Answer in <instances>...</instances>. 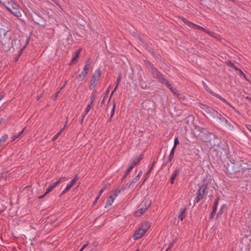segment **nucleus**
<instances>
[{
    "label": "nucleus",
    "mask_w": 251,
    "mask_h": 251,
    "mask_svg": "<svg viewBox=\"0 0 251 251\" xmlns=\"http://www.w3.org/2000/svg\"><path fill=\"white\" fill-rule=\"evenodd\" d=\"M0 2L15 16L18 17L22 16L19 5L13 0H0Z\"/></svg>",
    "instance_id": "nucleus-1"
},
{
    "label": "nucleus",
    "mask_w": 251,
    "mask_h": 251,
    "mask_svg": "<svg viewBox=\"0 0 251 251\" xmlns=\"http://www.w3.org/2000/svg\"><path fill=\"white\" fill-rule=\"evenodd\" d=\"M151 227V224L149 222H145L141 224L140 226L135 231L133 236L135 240L142 238Z\"/></svg>",
    "instance_id": "nucleus-2"
},
{
    "label": "nucleus",
    "mask_w": 251,
    "mask_h": 251,
    "mask_svg": "<svg viewBox=\"0 0 251 251\" xmlns=\"http://www.w3.org/2000/svg\"><path fill=\"white\" fill-rule=\"evenodd\" d=\"M146 66L153 77L160 83L165 82L164 76L154 66L149 62H147Z\"/></svg>",
    "instance_id": "nucleus-3"
},
{
    "label": "nucleus",
    "mask_w": 251,
    "mask_h": 251,
    "mask_svg": "<svg viewBox=\"0 0 251 251\" xmlns=\"http://www.w3.org/2000/svg\"><path fill=\"white\" fill-rule=\"evenodd\" d=\"M151 201L149 199L144 200L140 205V208L135 212V216L139 217L144 214L151 206Z\"/></svg>",
    "instance_id": "nucleus-4"
},
{
    "label": "nucleus",
    "mask_w": 251,
    "mask_h": 251,
    "mask_svg": "<svg viewBox=\"0 0 251 251\" xmlns=\"http://www.w3.org/2000/svg\"><path fill=\"white\" fill-rule=\"evenodd\" d=\"M97 91L94 90L91 93V94L89 97V103L87 105L86 108L83 113V117L88 114L90 110L93 107L94 101L96 99L97 95Z\"/></svg>",
    "instance_id": "nucleus-5"
},
{
    "label": "nucleus",
    "mask_w": 251,
    "mask_h": 251,
    "mask_svg": "<svg viewBox=\"0 0 251 251\" xmlns=\"http://www.w3.org/2000/svg\"><path fill=\"white\" fill-rule=\"evenodd\" d=\"M202 85L205 90H206L207 92H208L210 94H211L212 96L218 98L221 100L223 101L224 103H225L226 104L229 105L232 109L234 110H236L234 107H233L232 105H231L226 100L221 97L220 95L216 94L212 91H211L208 87L207 84L204 82L202 81Z\"/></svg>",
    "instance_id": "nucleus-6"
},
{
    "label": "nucleus",
    "mask_w": 251,
    "mask_h": 251,
    "mask_svg": "<svg viewBox=\"0 0 251 251\" xmlns=\"http://www.w3.org/2000/svg\"><path fill=\"white\" fill-rule=\"evenodd\" d=\"M101 75V72L100 69H99L96 70L95 73L92 75V79L90 81V85L89 86L90 89H92L95 87L98 82L100 80Z\"/></svg>",
    "instance_id": "nucleus-7"
},
{
    "label": "nucleus",
    "mask_w": 251,
    "mask_h": 251,
    "mask_svg": "<svg viewBox=\"0 0 251 251\" xmlns=\"http://www.w3.org/2000/svg\"><path fill=\"white\" fill-rule=\"evenodd\" d=\"M181 20L184 24L187 25L189 27H191V28H195L196 29H198L200 30H201L203 31H204L205 33L208 34L210 36H212L211 33L209 31H208V30H206L203 27L193 23L192 22L187 20L185 18H181Z\"/></svg>",
    "instance_id": "nucleus-8"
},
{
    "label": "nucleus",
    "mask_w": 251,
    "mask_h": 251,
    "mask_svg": "<svg viewBox=\"0 0 251 251\" xmlns=\"http://www.w3.org/2000/svg\"><path fill=\"white\" fill-rule=\"evenodd\" d=\"M90 65L88 63H85L83 71L82 72L78 75V76L76 77V78L79 81L83 80L85 78L86 75L88 74V72L89 69Z\"/></svg>",
    "instance_id": "nucleus-9"
},
{
    "label": "nucleus",
    "mask_w": 251,
    "mask_h": 251,
    "mask_svg": "<svg viewBox=\"0 0 251 251\" xmlns=\"http://www.w3.org/2000/svg\"><path fill=\"white\" fill-rule=\"evenodd\" d=\"M206 186H202L198 190L197 196V202H199L203 198L205 194Z\"/></svg>",
    "instance_id": "nucleus-10"
},
{
    "label": "nucleus",
    "mask_w": 251,
    "mask_h": 251,
    "mask_svg": "<svg viewBox=\"0 0 251 251\" xmlns=\"http://www.w3.org/2000/svg\"><path fill=\"white\" fill-rule=\"evenodd\" d=\"M78 179V176L76 175L75 176L74 178H73L68 184H67L65 189L62 191V194H64L68 192L75 184V183L77 181Z\"/></svg>",
    "instance_id": "nucleus-11"
},
{
    "label": "nucleus",
    "mask_w": 251,
    "mask_h": 251,
    "mask_svg": "<svg viewBox=\"0 0 251 251\" xmlns=\"http://www.w3.org/2000/svg\"><path fill=\"white\" fill-rule=\"evenodd\" d=\"M219 198H217L214 201V206L212 211L210 215V218L212 219L215 215V213L217 210V206L219 202Z\"/></svg>",
    "instance_id": "nucleus-12"
},
{
    "label": "nucleus",
    "mask_w": 251,
    "mask_h": 251,
    "mask_svg": "<svg viewBox=\"0 0 251 251\" xmlns=\"http://www.w3.org/2000/svg\"><path fill=\"white\" fill-rule=\"evenodd\" d=\"M60 182H61V179L58 180L57 181L54 182L53 184H52V185L49 186V187L47 189L44 195L47 194L48 193H49V192L51 191Z\"/></svg>",
    "instance_id": "nucleus-13"
},
{
    "label": "nucleus",
    "mask_w": 251,
    "mask_h": 251,
    "mask_svg": "<svg viewBox=\"0 0 251 251\" xmlns=\"http://www.w3.org/2000/svg\"><path fill=\"white\" fill-rule=\"evenodd\" d=\"M198 104L201 109L204 110L207 113H211L213 110L212 108L209 106H207L205 104H203L201 103H199Z\"/></svg>",
    "instance_id": "nucleus-14"
},
{
    "label": "nucleus",
    "mask_w": 251,
    "mask_h": 251,
    "mask_svg": "<svg viewBox=\"0 0 251 251\" xmlns=\"http://www.w3.org/2000/svg\"><path fill=\"white\" fill-rule=\"evenodd\" d=\"M142 175V171H140L137 176L133 179V180L129 184L128 187H131L133 183L136 182L140 178L141 176Z\"/></svg>",
    "instance_id": "nucleus-15"
},
{
    "label": "nucleus",
    "mask_w": 251,
    "mask_h": 251,
    "mask_svg": "<svg viewBox=\"0 0 251 251\" xmlns=\"http://www.w3.org/2000/svg\"><path fill=\"white\" fill-rule=\"evenodd\" d=\"M115 199V198L113 197L112 195H111L109 197L108 200H107L105 207H107L108 206H111L113 202H114Z\"/></svg>",
    "instance_id": "nucleus-16"
},
{
    "label": "nucleus",
    "mask_w": 251,
    "mask_h": 251,
    "mask_svg": "<svg viewBox=\"0 0 251 251\" xmlns=\"http://www.w3.org/2000/svg\"><path fill=\"white\" fill-rule=\"evenodd\" d=\"M177 173H178V171L176 170L172 174L171 177V180H170V182L171 184H173L174 183V180L175 179V178H176V177L177 176Z\"/></svg>",
    "instance_id": "nucleus-17"
},
{
    "label": "nucleus",
    "mask_w": 251,
    "mask_h": 251,
    "mask_svg": "<svg viewBox=\"0 0 251 251\" xmlns=\"http://www.w3.org/2000/svg\"><path fill=\"white\" fill-rule=\"evenodd\" d=\"M186 211V208H184L181 211V214L178 216V219L180 221H182L183 220V219L185 218V213Z\"/></svg>",
    "instance_id": "nucleus-18"
},
{
    "label": "nucleus",
    "mask_w": 251,
    "mask_h": 251,
    "mask_svg": "<svg viewBox=\"0 0 251 251\" xmlns=\"http://www.w3.org/2000/svg\"><path fill=\"white\" fill-rule=\"evenodd\" d=\"M79 53H80L79 50L76 52L74 57L72 59L71 62L70 63V65H73V64L75 63V62H74L79 57Z\"/></svg>",
    "instance_id": "nucleus-19"
},
{
    "label": "nucleus",
    "mask_w": 251,
    "mask_h": 251,
    "mask_svg": "<svg viewBox=\"0 0 251 251\" xmlns=\"http://www.w3.org/2000/svg\"><path fill=\"white\" fill-rule=\"evenodd\" d=\"M25 129V128H24L18 134L16 135H14L11 137L12 141H14L15 140H16L17 138H19L20 136H21V135L23 133Z\"/></svg>",
    "instance_id": "nucleus-20"
},
{
    "label": "nucleus",
    "mask_w": 251,
    "mask_h": 251,
    "mask_svg": "<svg viewBox=\"0 0 251 251\" xmlns=\"http://www.w3.org/2000/svg\"><path fill=\"white\" fill-rule=\"evenodd\" d=\"M64 130V128H62L60 130L59 132H58L55 136H54L52 138V141H55L58 137L61 135L63 131Z\"/></svg>",
    "instance_id": "nucleus-21"
},
{
    "label": "nucleus",
    "mask_w": 251,
    "mask_h": 251,
    "mask_svg": "<svg viewBox=\"0 0 251 251\" xmlns=\"http://www.w3.org/2000/svg\"><path fill=\"white\" fill-rule=\"evenodd\" d=\"M121 75H120L118 78H117V81H116V85H115V87L114 88V90L113 91V92H112V94L111 95H112L113 94V93L114 92V91L117 89V88H118V85H119V84L120 82V80H121Z\"/></svg>",
    "instance_id": "nucleus-22"
},
{
    "label": "nucleus",
    "mask_w": 251,
    "mask_h": 251,
    "mask_svg": "<svg viewBox=\"0 0 251 251\" xmlns=\"http://www.w3.org/2000/svg\"><path fill=\"white\" fill-rule=\"evenodd\" d=\"M175 150H174V149L172 148L171 151V152H170V154L169 156V158H168V160L169 161H171L173 157H174V153H175Z\"/></svg>",
    "instance_id": "nucleus-23"
},
{
    "label": "nucleus",
    "mask_w": 251,
    "mask_h": 251,
    "mask_svg": "<svg viewBox=\"0 0 251 251\" xmlns=\"http://www.w3.org/2000/svg\"><path fill=\"white\" fill-rule=\"evenodd\" d=\"M120 193L121 191L119 189H117L113 192V195L112 196L116 199V198Z\"/></svg>",
    "instance_id": "nucleus-24"
},
{
    "label": "nucleus",
    "mask_w": 251,
    "mask_h": 251,
    "mask_svg": "<svg viewBox=\"0 0 251 251\" xmlns=\"http://www.w3.org/2000/svg\"><path fill=\"white\" fill-rule=\"evenodd\" d=\"M178 144H179V141H178V138L177 137H176L175 139L174 145V147H173V149H174V150H175L176 148V147Z\"/></svg>",
    "instance_id": "nucleus-25"
},
{
    "label": "nucleus",
    "mask_w": 251,
    "mask_h": 251,
    "mask_svg": "<svg viewBox=\"0 0 251 251\" xmlns=\"http://www.w3.org/2000/svg\"><path fill=\"white\" fill-rule=\"evenodd\" d=\"M165 82H162L161 83L166 85L169 89L172 87L171 85L169 84V82L166 79H165Z\"/></svg>",
    "instance_id": "nucleus-26"
},
{
    "label": "nucleus",
    "mask_w": 251,
    "mask_h": 251,
    "mask_svg": "<svg viewBox=\"0 0 251 251\" xmlns=\"http://www.w3.org/2000/svg\"><path fill=\"white\" fill-rule=\"evenodd\" d=\"M107 185H105V186H104L103 187V188L101 189V190L99 192V196H100V195H101V194L103 193V192L107 188Z\"/></svg>",
    "instance_id": "nucleus-27"
},
{
    "label": "nucleus",
    "mask_w": 251,
    "mask_h": 251,
    "mask_svg": "<svg viewBox=\"0 0 251 251\" xmlns=\"http://www.w3.org/2000/svg\"><path fill=\"white\" fill-rule=\"evenodd\" d=\"M225 206L226 205H222V206L220 208V210L219 211L218 213V215H221L222 213H223V209L225 208Z\"/></svg>",
    "instance_id": "nucleus-28"
},
{
    "label": "nucleus",
    "mask_w": 251,
    "mask_h": 251,
    "mask_svg": "<svg viewBox=\"0 0 251 251\" xmlns=\"http://www.w3.org/2000/svg\"><path fill=\"white\" fill-rule=\"evenodd\" d=\"M134 166H135V164L131 163L130 165V166L129 167V168L127 169V173H129L131 171V170L134 168Z\"/></svg>",
    "instance_id": "nucleus-29"
},
{
    "label": "nucleus",
    "mask_w": 251,
    "mask_h": 251,
    "mask_svg": "<svg viewBox=\"0 0 251 251\" xmlns=\"http://www.w3.org/2000/svg\"><path fill=\"white\" fill-rule=\"evenodd\" d=\"M226 64L228 66H230V67H232H232H234V64H233V63H232L231 61H226Z\"/></svg>",
    "instance_id": "nucleus-30"
},
{
    "label": "nucleus",
    "mask_w": 251,
    "mask_h": 251,
    "mask_svg": "<svg viewBox=\"0 0 251 251\" xmlns=\"http://www.w3.org/2000/svg\"><path fill=\"white\" fill-rule=\"evenodd\" d=\"M140 161V159L137 158L133 160L131 163L132 164H135V166H136Z\"/></svg>",
    "instance_id": "nucleus-31"
},
{
    "label": "nucleus",
    "mask_w": 251,
    "mask_h": 251,
    "mask_svg": "<svg viewBox=\"0 0 251 251\" xmlns=\"http://www.w3.org/2000/svg\"><path fill=\"white\" fill-rule=\"evenodd\" d=\"M174 241L171 242L169 245V247L167 249V250H166V251H168L169 250H170L174 245Z\"/></svg>",
    "instance_id": "nucleus-32"
},
{
    "label": "nucleus",
    "mask_w": 251,
    "mask_h": 251,
    "mask_svg": "<svg viewBox=\"0 0 251 251\" xmlns=\"http://www.w3.org/2000/svg\"><path fill=\"white\" fill-rule=\"evenodd\" d=\"M115 107V103H114L113 104V108H112V110L111 111V117H112L113 115H114Z\"/></svg>",
    "instance_id": "nucleus-33"
},
{
    "label": "nucleus",
    "mask_w": 251,
    "mask_h": 251,
    "mask_svg": "<svg viewBox=\"0 0 251 251\" xmlns=\"http://www.w3.org/2000/svg\"><path fill=\"white\" fill-rule=\"evenodd\" d=\"M89 244V243H87L86 244H84L83 247L81 248V249L80 250V251H82Z\"/></svg>",
    "instance_id": "nucleus-34"
},
{
    "label": "nucleus",
    "mask_w": 251,
    "mask_h": 251,
    "mask_svg": "<svg viewBox=\"0 0 251 251\" xmlns=\"http://www.w3.org/2000/svg\"><path fill=\"white\" fill-rule=\"evenodd\" d=\"M246 126L247 128V129L251 132V125H246Z\"/></svg>",
    "instance_id": "nucleus-35"
},
{
    "label": "nucleus",
    "mask_w": 251,
    "mask_h": 251,
    "mask_svg": "<svg viewBox=\"0 0 251 251\" xmlns=\"http://www.w3.org/2000/svg\"><path fill=\"white\" fill-rule=\"evenodd\" d=\"M239 73L241 75H242L245 78H246V75L240 69L239 70Z\"/></svg>",
    "instance_id": "nucleus-36"
},
{
    "label": "nucleus",
    "mask_w": 251,
    "mask_h": 251,
    "mask_svg": "<svg viewBox=\"0 0 251 251\" xmlns=\"http://www.w3.org/2000/svg\"><path fill=\"white\" fill-rule=\"evenodd\" d=\"M172 92L174 93H175L176 95L178 96V93L176 89H174V91H172Z\"/></svg>",
    "instance_id": "nucleus-37"
},
{
    "label": "nucleus",
    "mask_w": 251,
    "mask_h": 251,
    "mask_svg": "<svg viewBox=\"0 0 251 251\" xmlns=\"http://www.w3.org/2000/svg\"><path fill=\"white\" fill-rule=\"evenodd\" d=\"M100 196H99V195H98V196L97 197V198H96L95 199V201H94V203H95L98 200H99V199L100 198Z\"/></svg>",
    "instance_id": "nucleus-38"
},
{
    "label": "nucleus",
    "mask_w": 251,
    "mask_h": 251,
    "mask_svg": "<svg viewBox=\"0 0 251 251\" xmlns=\"http://www.w3.org/2000/svg\"><path fill=\"white\" fill-rule=\"evenodd\" d=\"M54 3H55L56 4H57L58 6H59V7H60V5L58 4V3L57 2V1L56 0H51Z\"/></svg>",
    "instance_id": "nucleus-39"
},
{
    "label": "nucleus",
    "mask_w": 251,
    "mask_h": 251,
    "mask_svg": "<svg viewBox=\"0 0 251 251\" xmlns=\"http://www.w3.org/2000/svg\"><path fill=\"white\" fill-rule=\"evenodd\" d=\"M61 179V182L62 181H64V180L66 179V177H61L59 179V180H60Z\"/></svg>",
    "instance_id": "nucleus-40"
},
{
    "label": "nucleus",
    "mask_w": 251,
    "mask_h": 251,
    "mask_svg": "<svg viewBox=\"0 0 251 251\" xmlns=\"http://www.w3.org/2000/svg\"><path fill=\"white\" fill-rule=\"evenodd\" d=\"M67 122H68V118H67V120H66V123H65V126H64V127L63 128H64V129H65V128L66 127V126H67Z\"/></svg>",
    "instance_id": "nucleus-41"
},
{
    "label": "nucleus",
    "mask_w": 251,
    "mask_h": 251,
    "mask_svg": "<svg viewBox=\"0 0 251 251\" xmlns=\"http://www.w3.org/2000/svg\"><path fill=\"white\" fill-rule=\"evenodd\" d=\"M128 173H127V170L126 172L125 173L124 177H126Z\"/></svg>",
    "instance_id": "nucleus-42"
},
{
    "label": "nucleus",
    "mask_w": 251,
    "mask_h": 251,
    "mask_svg": "<svg viewBox=\"0 0 251 251\" xmlns=\"http://www.w3.org/2000/svg\"><path fill=\"white\" fill-rule=\"evenodd\" d=\"M232 68H234L235 70H237V71H239V70H240L237 67H236L235 65H234V67H232Z\"/></svg>",
    "instance_id": "nucleus-43"
},
{
    "label": "nucleus",
    "mask_w": 251,
    "mask_h": 251,
    "mask_svg": "<svg viewBox=\"0 0 251 251\" xmlns=\"http://www.w3.org/2000/svg\"><path fill=\"white\" fill-rule=\"evenodd\" d=\"M84 117H83V114L82 115V119L81 120V123H83V119H84Z\"/></svg>",
    "instance_id": "nucleus-44"
},
{
    "label": "nucleus",
    "mask_w": 251,
    "mask_h": 251,
    "mask_svg": "<svg viewBox=\"0 0 251 251\" xmlns=\"http://www.w3.org/2000/svg\"><path fill=\"white\" fill-rule=\"evenodd\" d=\"M60 92V91H58L57 92L56 94V96H55V97L56 98L57 97H58V95L59 94V93Z\"/></svg>",
    "instance_id": "nucleus-45"
},
{
    "label": "nucleus",
    "mask_w": 251,
    "mask_h": 251,
    "mask_svg": "<svg viewBox=\"0 0 251 251\" xmlns=\"http://www.w3.org/2000/svg\"><path fill=\"white\" fill-rule=\"evenodd\" d=\"M221 119H222L223 121H225L226 122H227V120L224 117H222V118H220Z\"/></svg>",
    "instance_id": "nucleus-46"
},
{
    "label": "nucleus",
    "mask_w": 251,
    "mask_h": 251,
    "mask_svg": "<svg viewBox=\"0 0 251 251\" xmlns=\"http://www.w3.org/2000/svg\"><path fill=\"white\" fill-rule=\"evenodd\" d=\"M67 81H65V82L64 85L62 87H61V89H62V88L64 87V86L67 84Z\"/></svg>",
    "instance_id": "nucleus-47"
},
{
    "label": "nucleus",
    "mask_w": 251,
    "mask_h": 251,
    "mask_svg": "<svg viewBox=\"0 0 251 251\" xmlns=\"http://www.w3.org/2000/svg\"><path fill=\"white\" fill-rule=\"evenodd\" d=\"M2 121H3L2 119H0V125L2 124Z\"/></svg>",
    "instance_id": "nucleus-48"
},
{
    "label": "nucleus",
    "mask_w": 251,
    "mask_h": 251,
    "mask_svg": "<svg viewBox=\"0 0 251 251\" xmlns=\"http://www.w3.org/2000/svg\"><path fill=\"white\" fill-rule=\"evenodd\" d=\"M170 89L172 91H174V89H173V87H171V88H170Z\"/></svg>",
    "instance_id": "nucleus-49"
},
{
    "label": "nucleus",
    "mask_w": 251,
    "mask_h": 251,
    "mask_svg": "<svg viewBox=\"0 0 251 251\" xmlns=\"http://www.w3.org/2000/svg\"><path fill=\"white\" fill-rule=\"evenodd\" d=\"M39 98H40L39 97H38L37 100H39Z\"/></svg>",
    "instance_id": "nucleus-50"
},
{
    "label": "nucleus",
    "mask_w": 251,
    "mask_h": 251,
    "mask_svg": "<svg viewBox=\"0 0 251 251\" xmlns=\"http://www.w3.org/2000/svg\"><path fill=\"white\" fill-rule=\"evenodd\" d=\"M136 251H139V249H137Z\"/></svg>",
    "instance_id": "nucleus-51"
},
{
    "label": "nucleus",
    "mask_w": 251,
    "mask_h": 251,
    "mask_svg": "<svg viewBox=\"0 0 251 251\" xmlns=\"http://www.w3.org/2000/svg\"><path fill=\"white\" fill-rule=\"evenodd\" d=\"M251 100V99H250Z\"/></svg>",
    "instance_id": "nucleus-52"
},
{
    "label": "nucleus",
    "mask_w": 251,
    "mask_h": 251,
    "mask_svg": "<svg viewBox=\"0 0 251 251\" xmlns=\"http://www.w3.org/2000/svg\"><path fill=\"white\" fill-rule=\"evenodd\" d=\"M251 100V99H250Z\"/></svg>",
    "instance_id": "nucleus-53"
},
{
    "label": "nucleus",
    "mask_w": 251,
    "mask_h": 251,
    "mask_svg": "<svg viewBox=\"0 0 251 251\" xmlns=\"http://www.w3.org/2000/svg\"><path fill=\"white\" fill-rule=\"evenodd\" d=\"M79 251H80V250H79Z\"/></svg>",
    "instance_id": "nucleus-54"
}]
</instances>
